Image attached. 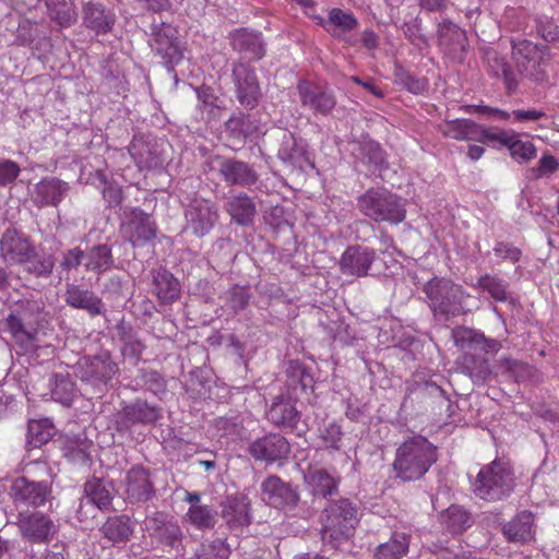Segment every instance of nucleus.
Instances as JSON below:
<instances>
[{
    "label": "nucleus",
    "instance_id": "nucleus-64",
    "mask_svg": "<svg viewBox=\"0 0 559 559\" xmlns=\"http://www.w3.org/2000/svg\"><path fill=\"white\" fill-rule=\"evenodd\" d=\"M103 197L108 203V206L115 207L122 201V190L119 186L109 183L104 188Z\"/></svg>",
    "mask_w": 559,
    "mask_h": 559
},
{
    "label": "nucleus",
    "instance_id": "nucleus-26",
    "mask_svg": "<svg viewBox=\"0 0 559 559\" xmlns=\"http://www.w3.org/2000/svg\"><path fill=\"white\" fill-rule=\"evenodd\" d=\"M277 156L283 163L293 167L302 168L306 164H310L304 140L289 132L284 133Z\"/></svg>",
    "mask_w": 559,
    "mask_h": 559
},
{
    "label": "nucleus",
    "instance_id": "nucleus-59",
    "mask_svg": "<svg viewBox=\"0 0 559 559\" xmlns=\"http://www.w3.org/2000/svg\"><path fill=\"white\" fill-rule=\"evenodd\" d=\"M493 252L500 259V261H510L512 263L520 261L522 257V251L520 248L506 241H497L493 247Z\"/></svg>",
    "mask_w": 559,
    "mask_h": 559
},
{
    "label": "nucleus",
    "instance_id": "nucleus-37",
    "mask_svg": "<svg viewBox=\"0 0 559 559\" xmlns=\"http://www.w3.org/2000/svg\"><path fill=\"white\" fill-rule=\"evenodd\" d=\"M114 257L107 245H96L85 252L84 267L87 272L102 274L111 269Z\"/></svg>",
    "mask_w": 559,
    "mask_h": 559
},
{
    "label": "nucleus",
    "instance_id": "nucleus-9",
    "mask_svg": "<svg viewBox=\"0 0 559 559\" xmlns=\"http://www.w3.org/2000/svg\"><path fill=\"white\" fill-rule=\"evenodd\" d=\"M17 527L22 538L33 544H47L58 532V525L53 520L38 511L20 513Z\"/></svg>",
    "mask_w": 559,
    "mask_h": 559
},
{
    "label": "nucleus",
    "instance_id": "nucleus-13",
    "mask_svg": "<svg viewBox=\"0 0 559 559\" xmlns=\"http://www.w3.org/2000/svg\"><path fill=\"white\" fill-rule=\"evenodd\" d=\"M440 132L452 140L490 143L492 129H487L471 119L447 120L439 126Z\"/></svg>",
    "mask_w": 559,
    "mask_h": 559
},
{
    "label": "nucleus",
    "instance_id": "nucleus-46",
    "mask_svg": "<svg viewBox=\"0 0 559 559\" xmlns=\"http://www.w3.org/2000/svg\"><path fill=\"white\" fill-rule=\"evenodd\" d=\"M102 532L106 538L111 542H121L127 539L132 533L130 521L127 516L109 518L103 525Z\"/></svg>",
    "mask_w": 559,
    "mask_h": 559
},
{
    "label": "nucleus",
    "instance_id": "nucleus-12",
    "mask_svg": "<svg viewBox=\"0 0 559 559\" xmlns=\"http://www.w3.org/2000/svg\"><path fill=\"white\" fill-rule=\"evenodd\" d=\"M260 488L262 500L273 508L292 510L299 501L297 491L276 475L266 477Z\"/></svg>",
    "mask_w": 559,
    "mask_h": 559
},
{
    "label": "nucleus",
    "instance_id": "nucleus-31",
    "mask_svg": "<svg viewBox=\"0 0 559 559\" xmlns=\"http://www.w3.org/2000/svg\"><path fill=\"white\" fill-rule=\"evenodd\" d=\"M83 24L97 34H106L111 31L115 17L106 11L100 3L87 2L83 7Z\"/></svg>",
    "mask_w": 559,
    "mask_h": 559
},
{
    "label": "nucleus",
    "instance_id": "nucleus-63",
    "mask_svg": "<svg viewBox=\"0 0 559 559\" xmlns=\"http://www.w3.org/2000/svg\"><path fill=\"white\" fill-rule=\"evenodd\" d=\"M503 20L511 31H521L524 29L526 17L522 11L508 9L503 15Z\"/></svg>",
    "mask_w": 559,
    "mask_h": 559
},
{
    "label": "nucleus",
    "instance_id": "nucleus-21",
    "mask_svg": "<svg viewBox=\"0 0 559 559\" xmlns=\"http://www.w3.org/2000/svg\"><path fill=\"white\" fill-rule=\"evenodd\" d=\"M490 143L508 147L510 155L518 163L525 164L536 157V147L531 141H523L513 131L493 130Z\"/></svg>",
    "mask_w": 559,
    "mask_h": 559
},
{
    "label": "nucleus",
    "instance_id": "nucleus-7",
    "mask_svg": "<svg viewBox=\"0 0 559 559\" xmlns=\"http://www.w3.org/2000/svg\"><path fill=\"white\" fill-rule=\"evenodd\" d=\"M117 365L108 354H100L93 357H83L78 364L76 376L81 381L91 384L98 391L112 379L117 372Z\"/></svg>",
    "mask_w": 559,
    "mask_h": 559
},
{
    "label": "nucleus",
    "instance_id": "nucleus-15",
    "mask_svg": "<svg viewBox=\"0 0 559 559\" xmlns=\"http://www.w3.org/2000/svg\"><path fill=\"white\" fill-rule=\"evenodd\" d=\"M297 91L301 105L308 107L314 114L328 116L336 105L335 95L331 90L316 86L309 81L300 80L297 84Z\"/></svg>",
    "mask_w": 559,
    "mask_h": 559
},
{
    "label": "nucleus",
    "instance_id": "nucleus-20",
    "mask_svg": "<svg viewBox=\"0 0 559 559\" xmlns=\"http://www.w3.org/2000/svg\"><path fill=\"white\" fill-rule=\"evenodd\" d=\"M322 26L335 38L344 40L348 45H356L357 38L350 33L358 26V20L350 11L333 8L329 11L328 20Z\"/></svg>",
    "mask_w": 559,
    "mask_h": 559
},
{
    "label": "nucleus",
    "instance_id": "nucleus-8",
    "mask_svg": "<svg viewBox=\"0 0 559 559\" xmlns=\"http://www.w3.org/2000/svg\"><path fill=\"white\" fill-rule=\"evenodd\" d=\"M233 81L239 104L247 109L255 108L262 97L255 70L249 63L239 61L234 64Z\"/></svg>",
    "mask_w": 559,
    "mask_h": 559
},
{
    "label": "nucleus",
    "instance_id": "nucleus-39",
    "mask_svg": "<svg viewBox=\"0 0 559 559\" xmlns=\"http://www.w3.org/2000/svg\"><path fill=\"white\" fill-rule=\"evenodd\" d=\"M93 442L84 435L68 438L64 443V454L73 463L88 465L92 462L91 450Z\"/></svg>",
    "mask_w": 559,
    "mask_h": 559
},
{
    "label": "nucleus",
    "instance_id": "nucleus-60",
    "mask_svg": "<svg viewBox=\"0 0 559 559\" xmlns=\"http://www.w3.org/2000/svg\"><path fill=\"white\" fill-rule=\"evenodd\" d=\"M537 32L546 41L554 43L559 40V27L548 17L537 20Z\"/></svg>",
    "mask_w": 559,
    "mask_h": 559
},
{
    "label": "nucleus",
    "instance_id": "nucleus-38",
    "mask_svg": "<svg viewBox=\"0 0 559 559\" xmlns=\"http://www.w3.org/2000/svg\"><path fill=\"white\" fill-rule=\"evenodd\" d=\"M23 272L35 278H48L55 267V258L49 253H38L36 249L21 264Z\"/></svg>",
    "mask_w": 559,
    "mask_h": 559
},
{
    "label": "nucleus",
    "instance_id": "nucleus-35",
    "mask_svg": "<svg viewBox=\"0 0 559 559\" xmlns=\"http://www.w3.org/2000/svg\"><path fill=\"white\" fill-rule=\"evenodd\" d=\"M49 19L62 28L71 27L78 21V13L70 0H46Z\"/></svg>",
    "mask_w": 559,
    "mask_h": 559
},
{
    "label": "nucleus",
    "instance_id": "nucleus-19",
    "mask_svg": "<svg viewBox=\"0 0 559 559\" xmlns=\"http://www.w3.org/2000/svg\"><path fill=\"white\" fill-rule=\"evenodd\" d=\"M266 418L281 430L293 431L300 420V413L290 397L280 395L273 400L267 408Z\"/></svg>",
    "mask_w": 559,
    "mask_h": 559
},
{
    "label": "nucleus",
    "instance_id": "nucleus-52",
    "mask_svg": "<svg viewBox=\"0 0 559 559\" xmlns=\"http://www.w3.org/2000/svg\"><path fill=\"white\" fill-rule=\"evenodd\" d=\"M10 314L15 318H24V323L37 326L40 316V307L36 301L20 300L16 302L15 308L10 312Z\"/></svg>",
    "mask_w": 559,
    "mask_h": 559
},
{
    "label": "nucleus",
    "instance_id": "nucleus-34",
    "mask_svg": "<svg viewBox=\"0 0 559 559\" xmlns=\"http://www.w3.org/2000/svg\"><path fill=\"white\" fill-rule=\"evenodd\" d=\"M154 289L162 302L169 304L180 295V284L175 276L165 269L153 273Z\"/></svg>",
    "mask_w": 559,
    "mask_h": 559
},
{
    "label": "nucleus",
    "instance_id": "nucleus-10",
    "mask_svg": "<svg viewBox=\"0 0 559 559\" xmlns=\"http://www.w3.org/2000/svg\"><path fill=\"white\" fill-rule=\"evenodd\" d=\"M186 230H190L197 237L207 235L218 221L216 206L209 200L193 199L186 207Z\"/></svg>",
    "mask_w": 559,
    "mask_h": 559
},
{
    "label": "nucleus",
    "instance_id": "nucleus-56",
    "mask_svg": "<svg viewBox=\"0 0 559 559\" xmlns=\"http://www.w3.org/2000/svg\"><path fill=\"white\" fill-rule=\"evenodd\" d=\"M201 559H228L230 548L225 539L216 538L207 545H203Z\"/></svg>",
    "mask_w": 559,
    "mask_h": 559
},
{
    "label": "nucleus",
    "instance_id": "nucleus-47",
    "mask_svg": "<svg viewBox=\"0 0 559 559\" xmlns=\"http://www.w3.org/2000/svg\"><path fill=\"white\" fill-rule=\"evenodd\" d=\"M287 385L296 393L299 389L306 392L312 388V376L304 368L299 361H290L287 368Z\"/></svg>",
    "mask_w": 559,
    "mask_h": 559
},
{
    "label": "nucleus",
    "instance_id": "nucleus-49",
    "mask_svg": "<svg viewBox=\"0 0 559 559\" xmlns=\"http://www.w3.org/2000/svg\"><path fill=\"white\" fill-rule=\"evenodd\" d=\"M53 401L69 406L74 397V383L67 374H56L51 385Z\"/></svg>",
    "mask_w": 559,
    "mask_h": 559
},
{
    "label": "nucleus",
    "instance_id": "nucleus-16",
    "mask_svg": "<svg viewBox=\"0 0 559 559\" xmlns=\"http://www.w3.org/2000/svg\"><path fill=\"white\" fill-rule=\"evenodd\" d=\"M35 249L29 238L15 228L7 229L0 239V255L12 264H22Z\"/></svg>",
    "mask_w": 559,
    "mask_h": 559
},
{
    "label": "nucleus",
    "instance_id": "nucleus-18",
    "mask_svg": "<svg viewBox=\"0 0 559 559\" xmlns=\"http://www.w3.org/2000/svg\"><path fill=\"white\" fill-rule=\"evenodd\" d=\"M376 260V251L360 245L348 247L341 255L340 267L343 274L362 277L368 274Z\"/></svg>",
    "mask_w": 559,
    "mask_h": 559
},
{
    "label": "nucleus",
    "instance_id": "nucleus-43",
    "mask_svg": "<svg viewBox=\"0 0 559 559\" xmlns=\"http://www.w3.org/2000/svg\"><path fill=\"white\" fill-rule=\"evenodd\" d=\"M472 286L488 293L490 297L498 302L508 300V283L497 275L486 273Z\"/></svg>",
    "mask_w": 559,
    "mask_h": 559
},
{
    "label": "nucleus",
    "instance_id": "nucleus-44",
    "mask_svg": "<svg viewBox=\"0 0 559 559\" xmlns=\"http://www.w3.org/2000/svg\"><path fill=\"white\" fill-rule=\"evenodd\" d=\"M352 154L364 164L380 165L384 159L380 145L371 140L353 143Z\"/></svg>",
    "mask_w": 559,
    "mask_h": 559
},
{
    "label": "nucleus",
    "instance_id": "nucleus-29",
    "mask_svg": "<svg viewBox=\"0 0 559 559\" xmlns=\"http://www.w3.org/2000/svg\"><path fill=\"white\" fill-rule=\"evenodd\" d=\"M219 173L228 185L251 186L258 181L257 173L245 162L227 159L222 163Z\"/></svg>",
    "mask_w": 559,
    "mask_h": 559
},
{
    "label": "nucleus",
    "instance_id": "nucleus-28",
    "mask_svg": "<svg viewBox=\"0 0 559 559\" xmlns=\"http://www.w3.org/2000/svg\"><path fill=\"white\" fill-rule=\"evenodd\" d=\"M304 479L313 496L326 498L338 488V479L323 468H308Z\"/></svg>",
    "mask_w": 559,
    "mask_h": 559
},
{
    "label": "nucleus",
    "instance_id": "nucleus-62",
    "mask_svg": "<svg viewBox=\"0 0 559 559\" xmlns=\"http://www.w3.org/2000/svg\"><path fill=\"white\" fill-rule=\"evenodd\" d=\"M20 174V167L12 160L0 163V185H7L16 179Z\"/></svg>",
    "mask_w": 559,
    "mask_h": 559
},
{
    "label": "nucleus",
    "instance_id": "nucleus-45",
    "mask_svg": "<svg viewBox=\"0 0 559 559\" xmlns=\"http://www.w3.org/2000/svg\"><path fill=\"white\" fill-rule=\"evenodd\" d=\"M439 44L445 48L461 46L465 40V32L448 19L442 20L438 25Z\"/></svg>",
    "mask_w": 559,
    "mask_h": 559
},
{
    "label": "nucleus",
    "instance_id": "nucleus-36",
    "mask_svg": "<svg viewBox=\"0 0 559 559\" xmlns=\"http://www.w3.org/2000/svg\"><path fill=\"white\" fill-rule=\"evenodd\" d=\"M226 211L237 224L248 225L255 215V205L250 197L240 193L229 199Z\"/></svg>",
    "mask_w": 559,
    "mask_h": 559
},
{
    "label": "nucleus",
    "instance_id": "nucleus-3",
    "mask_svg": "<svg viewBox=\"0 0 559 559\" xmlns=\"http://www.w3.org/2000/svg\"><path fill=\"white\" fill-rule=\"evenodd\" d=\"M424 292L435 316H442L448 319L468 311L465 307V300L471 295L451 280L433 277L425 284Z\"/></svg>",
    "mask_w": 559,
    "mask_h": 559
},
{
    "label": "nucleus",
    "instance_id": "nucleus-32",
    "mask_svg": "<svg viewBox=\"0 0 559 559\" xmlns=\"http://www.w3.org/2000/svg\"><path fill=\"white\" fill-rule=\"evenodd\" d=\"M533 514L528 511H523L504 524L502 532L509 542L527 543L533 538Z\"/></svg>",
    "mask_w": 559,
    "mask_h": 559
},
{
    "label": "nucleus",
    "instance_id": "nucleus-6",
    "mask_svg": "<svg viewBox=\"0 0 559 559\" xmlns=\"http://www.w3.org/2000/svg\"><path fill=\"white\" fill-rule=\"evenodd\" d=\"M147 43L168 68L176 66L183 57L178 40V31L160 17L157 20L152 16Z\"/></svg>",
    "mask_w": 559,
    "mask_h": 559
},
{
    "label": "nucleus",
    "instance_id": "nucleus-24",
    "mask_svg": "<svg viewBox=\"0 0 559 559\" xmlns=\"http://www.w3.org/2000/svg\"><path fill=\"white\" fill-rule=\"evenodd\" d=\"M452 338L459 348L464 353L481 352L496 353L499 349V343L496 340L487 338L483 333L469 328L461 326L452 331Z\"/></svg>",
    "mask_w": 559,
    "mask_h": 559
},
{
    "label": "nucleus",
    "instance_id": "nucleus-4",
    "mask_svg": "<svg viewBox=\"0 0 559 559\" xmlns=\"http://www.w3.org/2000/svg\"><path fill=\"white\" fill-rule=\"evenodd\" d=\"M515 479L508 462L495 460L484 465L474 483V493L486 501H498L508 497L514 489Z\"/></svg>",
    "mask_w": 559,
    "mask_h": 559
},
{
    "label": "nucleus",
    "instance_id": "nucleus-40",
    "mask_svg": "<svg viewBox=\"0 0 559 559\" xmlns=\"http://www.w3.org/2000/svg\"><path fill=\"white\" fill-rule=\"evenodd\" d=\"M409 537L403 532H394L391 538L380 544L374 552L377 559H400L408 551Z\"/></svg>",
    "mask_w": 559,
    "mask_h": 559
},
{
    "label": "nucleus",
    "instance_id": "nucleus-17",
    "mask_svg": "<svg viewBox=\"0 0 559 559\" xmlns=\"http://www.w3.org/2000/svg\"><path fill=\"white\" fill-rule=\"evenodd\" d=\"M63 300L67 306L87 312L91 317L100 316L104 312L103 300L84 285L66 283Z\"/></svg>",
    "mask_w": 559,
    "mask_h": 559
},
{
    "label": "nucleus",
    "instance_id": "nucleus-22",
    "mask_svg": "<svg viewBox=\"0 0 559 559\" xmlns=\"http://www.w3.org/2000/svg\"><path fill=\"white\" fill-rule=\"evenodd\" d=\"M222 518L231 531L242 530L251 523L250 501L243 495L227 497L222 503Z\"/></svg>",
    "mask_w": 559,
    "mask_h": 559
},
{
    "label": "nucleus",
    "instance_id": "nucleus-55",
    "mask_svg": "<svg viewBox=\"0 0 559 559\" xmlns=\"http://www.w3.org/2000/svg\"><path fill=\"white\" fill-rule=\"evenodd\" d=\"M492 61L495 62V67H490L492 68L493 74L497 76H502L506 88L509 92L515 91L518 87V81L510 66L504 61L503 58H499L497 56H495Z\"/></svg>",
    "mask_w": 559,
    "mask_h": 559
},
{
    "label": "nucleus",
    "instance_id": "nucleus-33",
    "mask_svg": "<svg viewBox=\"0 0 559 559\" xmlns=\"http://www.w3.org/2000/svg\"><path fill=\"white\" fill-rule=\"evenodd\" d=\"M459 364L462 371L476 384H483L491 377L489 361L484 355L464 353Z\"/></svg>",
    "mask_w": 559,
    "mask_h": 559
},
{
    "label": "nucleus",
    "instance_id": "nucleus-50",
    "mask_svg": "<svg viewBox=\"0 0 559 559\" xmlns=\"http://www.w3.org/2000/svg\"><path fill=\"white\" fill-rule=\"evenodd\" d=\"M538 53V46L534 43L527 39H521L519 41L512 40V56L525 70H527L526 63H535Z\"/></svg>",
    "mask_w": 559,
    "mask_h": 559
},
{
    "label": "nucleus",
    "instance_id": "nucleus-27",
    "mask_svg": "<svg viewBox=\"0 0 559 559\" xmlns=\"http://www.w3.org/2000/svg\"><path fill=\"white\" fill-rule=\"evenodd\" d=\"M114 486L103 478L93 477L84 484V493L87 501L102 512H111L114 500Z\"/></svg>",
    "mask_w": 559,
    "mask_h": 559
},
{
    "label": "nucleus",
    "instance_id": "nucleus-25",
    "mask_svg": "<svg viewBox=\"0 0 559 559\" xmlns=\"http://www.w3.org/2000/svg\"><path fill=\"white\" fill-rule=\"evenodd\" d=\"M229 39L234 50L238 51L242 59L257 61L265 55V47L260 33L239 28L229 34Z\"/></svg>",
    "mask_w": 559,
    "mask_h": 559
},
{
    "label": "nucleus",
    "instance_id": "nucleus-61",
    "mask_svg": "<svg viewBox=\"0 0 559 559\" xmlns=\"http://www.w3.org/2000/svg\"><path fill=\"white\" fill-rule=\"evenodd\" d=\"M140 467L133 466L126 476V491L128 498L138 500L140 498Z\"/></svg>",
    "mask_w": 559,
    "mask_h": 559
},
{
    "label": "nucleus",
    "instance_id": "nucleus-30",
    "mask_svg": "<svg viewBox=\"0 0 559 559\" xmlns=\"http://www.w3.org/2000/svg\"><path fill=\"white\" fill-rule=\"evenodd\" d=\"M23 319L9 314L4 320V330L11 334L12 338L22 349L32 352L37 347V328L24 323Z\"/></svg>",
    "mask_w": 559,
    "mask_h": 559
},
{
    "label": "nucleus",
    "instance_id": "nucleus-23",
    "mask_svg": "<svg viewBox=\"0 0 559 559\" xmlns=\"http://www.w3.org/2000/svg\"><path fill=\"white\" fill-rule=\"evenodd\" d=\"M70 186L68 182L56 178L46 177L34 187L33 202L37 206H57L68 194Z\"/></svg>",
    "mask_w": 559,
    "mask_h": 559
},
{
    "label": "nucleus",
    "instance_id": "nucleus-41",
    "mask_svg": "<svg viewBox=\"0 0 559 559\" xmlns=\"http://www.w3.org/2000/svg\"><path fill=\"white\" fill-rule=\"evenodd\" d=\"M440 523L450 533L457 534L471 526V516L460 506L452 504L440 514Z\"/></svg>",
    "mask_w": 559,
    "mask_h": 559
},
{
    "label": "nucleus",
    "instance_id": "nucleus-48",
    "mask_svg": "<svg viewBox=\"0 0 559 559\" xmlns=\"http://www.w3.org/2000/svg\"><path fill=\"white\" fill-rule=\"evenodd\" d=\"M120 229L133 246L140 240V212L136 207H124Z\"/></svg>",
    "mask_w": 559,
    "mask_h": 559
},
{
    "label": "nucleus",
    "instance_id": "nucleus-14",
    "mask_svg": "<svg viewBox=\"0 0 559 559\" xmlns=\"http://www.w3.org/2000/svg\"><path fill=\"white\" fill-rule=\"evenodd\" d=\"M257 461L274 463L284 460L290 452L289 442L280 433H269L252 441L248 449Z\"/></svg>",
    "mask_w": 559,
    "mask_h": 559
},
{
    "label": "nucleus",
    "instance_id": "nucleus-54",
    "mask_svg": "<svg viewBox=\"0 0 559 559\" xmlns=\"http://www.w3.org/2000/svg\"><path fill=\"white\" fill-rule=\"evenodd\" d=\"M558 169H559L558 159L550 154H545L538 160L537 166L533 167L528 170V177L533 178V179L549 177L550 175L556 173Z\"/></svg>",
    "mask_w": 559,
    "mask_h": 559
},
{
    "label": "nucleus",
    "instance_id": "nucleus-2",
    "mask_svg": "<svg viewBox=\"0 0 559 559\" xmlns=\"http://www.w3.org/2000/svg\"><path fill=\"white\" fill-rule=\"evenodd\" d=\"M358 210L376 223L392 225L406 217L405 201L385 188H370L357 199Z\"/></svg>",
    "mask_w": 559,
    "mask_h": 559
},
{
    "label": "nucleus",
    "instance_id": "nucleus-53",
    "mask_svg": "<svg viewBox=\"0 0 559 559\" xmlns=\"http://www.w3.org/2000/svg\"><path fill=\"white\" fill-rule=\"evenodd\" d=\"M394 82L413 94H420L427 88L426 80L413 76L401 67L395 68Z\"/></svg>",
    "mask_w": 559,
    "mask_h": 559
},
{
    "label": "nucleus",
    "instance_id": "nucleus-57",
    "mask_svg": "<svg viewBox=\"0 0 559 559\" xmlns=\"http://www.w3.org/2000/svg\"><path fill=\"white\" fill-rule=\"evenodd\" d=\"M85 262V251H83L80 247H74L72 249L66 250L62 253V258L60 260V267L70 272L72 270H76L82 263Z\"/></svg>",
    "mask_w": 559,
    "mask_h": 559
},
{
    "label": "nucleus",
    "instance_id": "nucleus-5",
    "mask_svg": "<svg viewBox=\"0 0 559 559\" xmlns=\"http://www.w3.org/2000/svg\"><path fill=\"white\" fill-rule=\"evenodd\" d=\"M358 509L348 499L330 503L322 513V539L341 543L353 536L358 524Z\"/></svg>",
    "mask_w": 559,
    "mask_h": 559
},
{
    "label": "nucleus",
    "instance_id": "nucleus-1",
    "mask_svg": "<svg viewBox=\"0 0 559 559\" xmlns=\"http://www.w3.org/2000/svg\"><path fill=\"white\" fill-rule=\"evenodd\" d=\"M437 460V448L427 438L414 436L397 447L392 468L400 480L416 481L425 476Z\"/></svg>",
    "mask_w": 559,
    "mask_h": 559
},
{
    "label": "nucleus",
    "instance_id": "nucleus-58",
    "mask_svg": "<svg viewBox=\"0 0 559 559\" xmlns=\"http://www.w3.org/2000/svg\"><path fill=\"white\" fill-rule=\"evenodd\" d=\"M342 429L336 423L328 424L321 431L320 438L326 448L338 450L342 440Z\"/></svg>",
    "mask_w": 559,
    "mask_h": 559
},
{
    "label": "nucleus",
    "instance_id": "nucleus-42",
    "mask_svg": "<svg viewBox=\"0 0 559 559\" xmlns=\"http://www.w3.org/2000/svg\"><path fill=\"white\" fill-rule=\"evenodd\" d=\"M186 519L197 530H211L217 522V512L211 506L195 503L188 509Z\"/></svg>",
    "mask_w": 559,
    "mask_h": 559
},
{
    "label": "nucleus",
    "instance_id": "nucleus-51",
    "mask_svg": "<svg viewBox=\"0 0 559 559\" xmlns=\"http://www.w3.org/2000/svg\"><path fill=\"white\" fill-rule=\"evenodd\" d=\"M53 436V427L47 420L36 421L33 420L28 424L29 443L34 447H40L48 442Z\"/></svg>",
    "mask_w": 559,
    "mask_h": 559
},
{
    "label": "nucleus",
    "instance_id": "nucleus-11",
    "mask_svg": "<svg viewBox=\"0 0 559 559\" xmlns=\"http://www.w3.org/2000/svg\"><path fill=\"white\" fill-rule=\"evenodd\" d=\"M10 496L17 504L38 508L50 499L51 486L47 480L36 481L21 476L12 483Z\"/></svg>",
    "mask_w": 559,
    "mask_h": 559
}]
</instances>
